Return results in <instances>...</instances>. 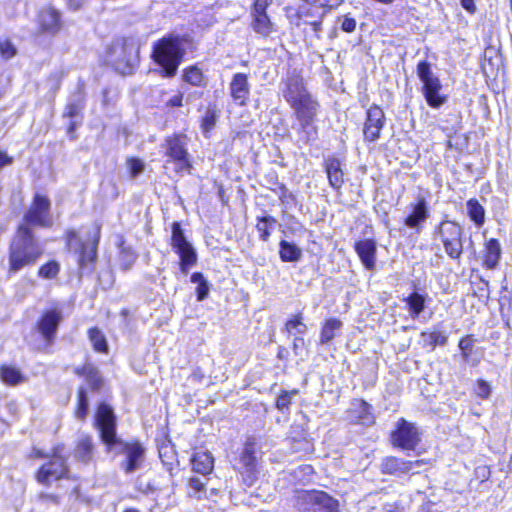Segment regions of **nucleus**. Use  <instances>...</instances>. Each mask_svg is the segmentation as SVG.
Returning <instances> with one entry per match:
<instances>
[{"mask_svg":"<svg viewBox=\"0 0 512 512\" xmlns=\"http://www.w3.org/2000/svg\"><path fill=\"white\" fill-rule=\"evenodd\" d=\"M93 426L98 431L106 452L115 451L116 454L125 456L120 463V467L126 474H130L141 467L146 449L139 439L127 441L118 437L117 415L110 404L103 401L97 404Z\"/></svg>","mask_w":512,"mask_h":512,"instance_id":"obj_1","label":"nucleus"},{"mask_svg":"<svg viewBox=\"0 0 512 512\" xmlns=\"http://www.w3.org/2000/svg\"><path fill=\"white\" fill-rule=\"evenodd\" d=\"M282 95L293 111V117L298 122L297 132L304 133V142L308 143V134L317 135L318 115L321 104L308 90L304 79L300 74L292 75L283 80Z\"/></svg>","mask_w":512,"mask_h":512,"instance_id":"obj_2","label":"nucleus"},{"mask_svg":"<svg viewBox=\"0 0 512 512\" xmlns=\"http://www.w3.org/2000/svg\"><path fill=\"white\" fill-rule=\"evenodd\" d=\"M196 49L197 41L192 35L168 33L153 42L150 57L159 68V75L170 79L176 76L187 50Z\"/></svg>","mask_w":512,"mask_h":512,"instance_id":"obj_3","label":"nucleus"},{"mask_svg":"<svg viewBox=\"0 0 512 512\" xmlns=\"http://www.w3.org/2000/svg\"><path fill=\"white\" fill-rule=\"evenodd\" d=\"M44 255V247L34 229L17 224L7 250V274L13 276L20 271L34 266Z\"/></svg>","mask_w":512,"mask_h":512,"instance_id":"obj_4","label":"nucleus"},{"mask_svg":"<svg viewBox=\"0 0 512 512\" xmlns=\"http://www.w3.org/2000/svg\"><path fill=\"white\" fill-rule=\"evenodd\" d=\"M343 3L344 0H300L298 8L287 17L296 27L309 26L314 36L320 38L324 17Z\"/></svg>","mask_w":512,"mask_h":512,"instance_id":"obj_5","label":"nucleus"},{"mask_svg":"<svg viewBox=\"0 0 512 512\" xmlns=\"http://www.w3.org/2000/svg\"><path fill=\"white\" fill-rule=\"evenodd\" d=\"M432 238L448 259L461 261L465 252V231L459 222L443 216L433 227Z\"/></svg>","mask_w":512,"mask_h":512,"instance_id":"obj_6","label":"nucleus"},{"mask_svg":"<svg viewBox=\"0 0 512 512\" xmlns=\"http://www.w3.org/2000/svg\"><path fill=\"white\" fill-rule=\"evenodd\" d=\"M101 239V226L96 224L94 231L85 240L79 238L78 231L70 228L64 232L66 247L70 248L76 243L74 254L79 273L91 274L95 270L98 259V246Z\"/></svg>","mask_w":512,"mask_h":512,"instance_id":"obj_7","label":"nucleus"},{"mask_svg":"<svg viewBox=\"0 0 512 512\" xmlns=\"http://www.w3.org/2000/svg\"><path fill=\"white\" fill-rule=\"evenodd\" d=\"M34 478L45 487L54 482L72 479L68 458L64 454V444L59 443L52 447L48 460L37 468Z\"/></svg>","mask_w":512,"mask_h":512,"instance_id":"obj_8","label":"nucleus"},{"mask_svg":"<svg viewBox=\"0 0 512 512\" xmlns=\"http://www.w3.org/2000/svg\"><path fill=\"white\" fill-rule=\"evenodd\" d=\"M188 136L182 132H174L164 138L162 147L166 163L174 165L176 175L190 174L193 169V160L188 151Z\"/></svg>","mask_w":512,"mask_h":512,"instance_id":"obj_9","label":"nucleus"},{"mask_svg":"<svg viewBox=\"0 0 512 512\" xmlns=\"http://www.w3.org/2000/svg\"><path fill=\"white\" fill-rule=\"evenodd\" d=\"M296 512H340L339 501L323 490L298 489L292 498Z\"/></svg>","mask_w":512,"mask_h":512,"instance_id":"obj_10","label":"nucleus"},{"mask_svg":"<svg viewBox=\"0 0 512 512\" xmlns=\"http://www.w3.org/2000/svg\"><path fill=\"white\" fill-rule=\"evenodd\" d=\"M416 74L422 83L421 92L426 104L433 109H439L448 101V95L442 92L441 79L433 73L431 63L427 60L419 61Z\"/></svg>","mask_w":512,"mask_h":512,"instance_id":"obj_11","label":"nucleus"},{"mask_svg":"<svg viewBox=\"0 0 512 512\" xmlns=\"http://www.w3.org/2000/svg\"><path fill=\"white\" fill-rule=\"evenodd\" d=\"M171 236L169 245L178 256V267L182 274H188L198 262V255L193 244L187 239L181 222L174 221L170 224Z\"/></svg>","mask_w":512,"mask_h":512,"instance_id":"obj_12","label":"nucleus"},{"mask_svg":"<svg viewBox=\"0 0 512 512\" xmlns=\"http://www.w3.org/2000/svg\"><path fill=\"white\" fill-rule=\"evenodd\" d=\"M51 199L47 194L35 192L31 203L18 224L26 225L30 229L35 227L49 228L53 221L51 217Z\"/></svg>","mask_w":512,"mask_h":512,"instance_id":"obj_13","label":"nucleus"},{"mask_svg":"<svg viewBox=\"0 0 512 512\" xmlns=\"http://www.w3.org/2000/svg\"><path fill=\"white\" fill-rule=\"evenodd\" d=\"M389 443L396 449L414 451L421 443V431L416 423L401 417L389 433Z\"/></svg>","mask_w":512,"mask_h":512,"instance_id":"obj_14","label":"nucleus"},{"mask_svg":"<svg viewBox=\"0 0 512 512\" xmlns=\"http://www.w3.org/2000/svg\"><path fill=\"white\" fill-rule=\"evenodd\" d=\"M256 441L254 437H248L243 450L238 456L234 470L241 476V481L247 487L253 486L259 474V462L256 457Z\"/></svg>","mask_w":512,"mask_h":512,"instance_id":"obj_15","label":"nucleus"},{"mask_svg":"<svg viewBox=\"0 0 512 512\" xmlns=\"http://www.w3.org/2000/svg\"><path fill=\"white\" fill-rule=\"evenodd\" d=\"M273 0H252L250 6V28L264 38L277 32V25L268 13Z\"/></svg>","mask_w":512,"mask_h":512,"instance_id":"obj_16","label":"nucleus"},{"mask_svg":"<svg viewBox=\"0 0 512 512\" xmlns=\"http://www.w3.org/2000/svg\"><path fill=\"white\" fill-rule=\"evenodd\" d=\"M62 320L63 315L58 308L45 309L38 317L34 329L40 335L45 349L50 348L55 343Z\"/></svg>","mask_w":512,"mask_h":512,"instance_id":"obj_17","label":"nucleus"},{"mask_svg":"<svg viewBox=\"0 0 512 512\" xmlns=\"http://www.w3.org/2000/svg\"><path fill=\"white\" fill-rule=\"evenodd\" d=\"M386 122V114L382 107L376 103L371 104L365 111L362 123L364 143L372 144L377 142L381 138Z\"/></svg>","mask_w":512,"mask_h":512,"instance_id":"obj_18","label":"nucleus"},{"mask_svg":"<svg viewBox=\"0 0 512 512\" xmlns=\"http://www.w3.org/2000/svg\"><path fill=\"white\" fill-rule=\"evenodd\" d=\"M36 34L55 36L62 30V13L52 5L40 8L36 13Z\"/></svg>","mask_w":512,"mask_h":512,"instance_id":"obj_19","label":"nucleus"},{"mask_svg":"<svg viewBox=\"0 0 512 512\" xmlns=\"http://www.w3.org/2000/svg\"><path fill=\"white\" fill-rule=\"evenodd\" d=\"M408 213L402 220L404 227L420 233L430 217L429 204L424 197H418L408 206Z\"/></svg>","mask_w":512,"mask_h":512,"instance_id":"obj_20","label":"nucleus"},{"mask_svg":"<svg viewBox=\"0 0 512 512\" xmlns=\"http://www.w3.org/2000/svg\"><path fill=\"white\" fill-rule=\"evenodd\" d=\"M346 415L352 425L368 427L376 423L373 406L363 398L352 399Z\"/></svg>","mask_w":512,"mask_h":512,"instance_id":"obj_21","label":"nucleus"},{"mask_svg":"<svg viewBox=\"0 0 512 512\" xmlns=\"http://www.w3.org/2000/svg\"><path fill=\"white\" fill-rule=\"evenodd\" d=\"M229 94L236 106L244 107L249 103L251 84L248 74L237 72L232 75L229 83Z\"/></svg>","mask_w":512,"mask_h":512,"instance_id":"obj_22","label":"nucleus"},{"mask_svg":"<svg viewBox=\"0 0 512 512\" xmlns=\"http://www.w3.org/2000/svg\"><path fill=\"white\" fill-rule=\"evenodd\" d=\"M427 464L425 459L406 460L397 456H386L380 464L382 474L401 476L408 474L414 467Z\"/></svg>","mask_w":512,"mask_h":512,"instance_id":"obj_23","label":"nucleus"},{"mask_svg":"<svg viewBox=\"0 0 512 512\" xmlns=\"http://www.w3.org/2000/svg\"><path fill=\"white\" fill-rule=\"evenodd\" d=\"M112 51L118 54L115 63L118 67L132 70L136 65V55L139 50L129 39L122 38L116 41L112 46Z\"/></svg>","mask_w":512,"mask_h":512,"instance_id":"obj_24","label":"nucleus"},{"mask_svg":"<svg viewBox=\"0 0 512 512\" xmlns=\"http://www.w3.org/2000/svg\"><path fill=\"white\" fill-rule=\"evenodd\" d=\"M502 259V246L498 238H488L483 242L481 266L485 270H495Z\"/></svg>","mask_w":512,"mask_h":512,"instance_id":"obj_25","label":"nucleus"},{"mask_svg":"<svg viewBox=\"0 0 512 512\" xmlns=\"http://www.w3.org/2000/svg\"><path fill=\"white\" fill-rule=\"evenodd\" d=\"M322 165L330 187L335 191H340L345 184L342 160L336 156H329L323 160Z\"/></svg>","mask_w":512,"mask_h":512,"instance_id":"obj_26","label":"nucleus"},{"mask_svg":"<svg viewBox=\"0 0 512 512\" xmlns=\"http://www.w3.org/2000/svg\"><path fill=\"white\" fill-rule=\"evenodd\" d=\"M73 373L77 377L83 378L92 392H99L104 385V379L92 361H85L83 364L76 366Z\"/></svg>","mask_w":512,"mask_h":512,"instance_id":"obj_27","label":"nucleus"},{"mask_svg":"<svg viewBox=\"0 0 512 512\" xmlns=\"http://www.w3.org/2000/svg\"><path fill=\"white\" fill-rule=\"evenodd\" d=\"M353 248L363 266L369 271L374 270L377 255L376 240L374 238L359 239L354 243Z\"/></svg>","mask_w":512,"mask_h":512,"instance_id":"obj_28","label":"nucleus"},{"mask_svg":"<svg viewBox=\"0 0 512 512\" xmlns=\"http://www.w3.org/2000/svg\"><path fill=\"white\" fill-rule=\"evenodd\" d=\"M96 447L93 437L90 434H82L75 442L73 456L75 460L83 465L94 461Z\"/></svg>","mask_w":512,"mask_h":512,"instance_id":"obj_29","label":"nucleus"},{"mask_svg":"<svg viewBox=\"0 0 512 512\" xmlns=\"http://www.w3.org/2000/svg\"><path fill=\"white\" fill-rule=\"evenodd\" d=\"M448 343V334L438 327L425 329L420 333V346L427 352H433L437 347H443Z\"/></svg>","mask_w":512,"mask_h":512,"instance_id":"obj_30","label":"nucleus"},{"mask_svg":"<svg viewBox=\"0 0 512 512\" xmlns=\"http://www.w3.org/2000/svg\"><path fill=\"white\" fill-rule=\"evenodd\" d=\"M158 455L166 470L174 474L179 468L178 453L170 439H163L158 444Z\"/></svg>","mask_w":512,"mask_h":512,"instance_id":"obj_31","label":"nucleus"},{"mask_svg":"<svg viewBox=\"0 0 512 512\" xmlns=\"http://www.w3.org/2000/svg\"><path fill=\"white\" fill-rule=\"evenodd\" d=\"M28 380L23 371L16 365L0 364V381L8 387H16Z\"/></svg>","mask_w":512,"mask_h":512,"instance_id":"obj_32","label":"nucleus"},{"mask_svg":"<svg viewBox=\"0 0 512 512\" xmlns=\"http://www.w3.org/2000/svg\"><path fill=\"white\" fill-rule=\"evenodd\" d=\"M182 81L191 87L206 88L209 78L198 64H191L183 68Z\"/></svg>","mask_w":512,"mask_h":512,"instance_id":"obj_33","label":"nucleus"},{"mask_svg":"<svg viewBox=\"0 0 512 512\" xmlns=\"http://www.w3.org/2000/svg\"><path fill=\"white\" fill-rule=\"evenodd\" d=\"M190 462L192 471L195 473H199L206 476L213 472L214 458L208 451L194 452L190 459Z\"/></svg>","mask_w":512,"mask_h":512,"instance_id":"obj_34","label":"nucleus"},{"mask_svg":"<svg viewBox=\"0 0 512 512\" xmlns=\"http://www.w3.org/2000/svg\"><path fill=\"white\" fill-rule=\"evenodd\" d=\"M278 220L276 217L265 213L256 217L255 229L258 233V238L262 242H268L273 231L276 228Z\"/></svg>","mask_w":512,"mask_h":512,"instance_id":"obj_35","label":"nucleus"},{"mask_svg":"<svg viewBox=\"0 0 512 512\" xmlns=\"http://www.w3.org/2000/svg\"><path fill=\"white\" fill-rule=\"evenodd\" d=\"M87 337L94 352L104 355L109 354L110 347L107 338L99 327H90L87 330Z\"/></svg>","mask_w":512,"mask_h":512,"instance_id":"obj_36","label":"nucleus"},{"mask_svg":"<svg viewBox=\"0 0 512 512\" xmlns=\"http://www.w3.org/2000/svg\"><path fill=\"white\" fill-rule=\"evenodd\" d=\"M467 216L477 227L481 228L485 224L486 211L484 206L477 198H470L466 201Z\"/></svg>","mask_w":512,"mask_h":512,"instance_id":"obj_37","label":"nucleus"},{"mask_svg":"<svg viewBox=\"0 0 512 512\" xmlns=\"http://www.w3.org/2000/svg\"><path fill=\"white\" fill-rule=\"evenodd\" d=\"M218 117L219 110L216 108V104L209 103L204 115L199 119L200 129L205 136H209V134L214 130Z\"/></svg>","mask_w":512,"mask_h":512,"instance_id":"obj_38","label":"nucleus"},{"mask_svg":"<svg viewBox=\"0 0 512 512\" xmlns=\"http://www.w3.org/2000/svg\"><path fill=\"white\" fill-rule=\"evenodd\" d=\"M279 258L282 262H298L302 258V250L293 242L285 239L279 242Z\"/></svg>","mask_w":512,"mask_h":512,"instance_id":"obj_39","label":"nucleus"},{"mask_svg":"<svg viewBox=\"0 0 512 512\" xmlns=\"http://www.w3.org/2000/svg\"><path fill=\"white\" fill-rule=\"evenodd\" d=\"M343 323L340 319L336 317H330L326 319L321 326L320 331V342L321 344H327L331 342L336 333L342 328Z\"/></svg>","mask_w":512,"mask_h":512,"instance_id":"obj_40","label":"nucleus"},{"mask_svg":"<svg viewBox=\"0 0 512 512\" xmlns=\"http://www.w3.org/2000/svg\"><path fill=\"white\" fill-rule=\"evenodd\" d=\"M426 299V294L413 291L403 301L406 303L410 315L416 318L425 310Z\"/></svg>","mask_w":512,"mask_h":512,"instance_id":"obj_41","label":"nucleus"},{"mask_svg":"<svg viewBox=\"0 0 512 512\" xmlns=\"http://www.w3.org/2000/svg\"><path fill=\"white\" fill-rule=\"evenodd\" d=\"M89 413V402L86 388L79 387L76 394V404L73 409V416L80 422L87 419Z\"/></svg>","mask_w":512,"mask_h":512,"instance_id":"obj_42","label":"nucleus"},{"mask_svg":"<svg viewBox=\"0 0 512 512\" xmlns=\"http://www.w3.org/2000/svg\"><path fill=\"white\" fill-rule=\"evenodd\" d=\"M299 394V389L294 388L292 390H280L275 403L274 407L281 413H287L290 409V406L292 404V398L293 396H296Z\"/></svg>","mask_w":512,"mask_h":512,"instance_id":"obj_43","label":"nucleus"},{"mask_svg":"<svg viewBox=\"0 0 512 512\" xmlns=\"http://www.w3.org/2000/svg\"><path fill=\"white\" fill-rule=\"evenodd\" d=\"M61 266L58 261L52 259L43 263L37 270V276L41 279H56L60 273Z\"/></svg>","mask_w":512,"mask_h":512,"instance_id":"obj_44","label":"nucleus"},{"mask_svg":"<svg viewBox=\"0 0 512 512\" xmlns=\"http://www.w3.org/2000/svg\"><path fill=\"white\" fill-rule=\"evenodd\" d=\"M191 282L196 283V299L198 301L205 300L209 295V284L207 280L205 279L203 273L201 272H194L191 274L190 277Z\"/></svg>","mask_w":512,"mask_h":512,"instance_id":"obj_45","label":"nucleus"},{"mask_svg":"<svg viewBox=\"0 0 512 512\" xmlns=\"http://www.w3.org/2000/svg\"><path fill=\"white\" fill-rule=\"evenodd\" d=\"M475 342L476 339L473 334H467L459 339L458 347L465 361H468L472 356Z\"/></svg>","mask_w":512,"mask_h":512,"instance_id":"obj_46","label":"nucleus"},{"mask_svg":"<svg viewBox=\"0 0 512 512\" xmlns=\"http://www.w3.org/2000/svg\"><path fill=\"white\" fill-rule=\"evenodd\" d=\"M284 330L288 333H292L296 330L300 334H304L307 330V326L303 323L302 312L294 314L284 324Z\"/></svg>","mask_w":512,"mask_h":512,"instance_id":"obj_47","label":"nucleus"},{"mask_svg":"<svg viewBox=\"0 0 512 512\" xmlns=\"http://www.w3.org/2000/svg\"><path fill=\"white\" fill-rule=\"evenodd\" d=\"M188 483L192 491L188 492L187 496L192 499L201 500L203 498L202 493L206 491V483L195 476L190 477Z\"/></svg>","mask_w":512,"mask_h":512,"instance_id":"obj_48","label":"nucleus"},{"mask_svg":"<svg viewBox=\"0 0 512 512\" xmlns=\"http://www.w3.org/2000/svg\"><path fill=\"white\" fill-rule=\"evenodd\" d=\"M17 54V48L8 38H0V57L3 60L12 59Z\"/></svg>","mask_w":512,"mask_h":512,"instance_id":"obj_49","label":"nucleus"},{"mask_svg":"<svg viewBox=\"0 0 512 512\" xmlns=\"http://www.w3.org/2000/svg\"><path fill=\"white\" fill-rule=\"evenodd\" d=\"M272 191L278 195L280 202L283 204H290L295 201V196L284 183L276 182V188H273Z\"/></svg>","mask_w":512,"mask_h":512,"instance_id":"obj_50","label":"nucleus"},{"mask_svg":"<svg viewBox=\"0 0 512 512\" xmlns=\"http://www.w3.org/2000/svg\"><path fill=\"white\" fill-rule=\"evenodd\" d=\"M499 310L502 319H504L508 325V322L512 317V294L501 297Z\"/></svg>","mask_w":512,"mask_h":512,"instance_id":"obj_51","label":"nucleus"},{"mask_svg":"<svg viewBox=\"0 0 512 512\" xmlns=\"http://www.w3.org/2000/svg\"><path fill=\"white\" fill-rule=\"evenodd\" d=\"M476 288L473 289V296L479 300H488L490 295L489 281L484 279L482 276L479 277V283H476Z\"/></svg>","mask_w":512,"mask_h":512,"instance_id":"obj_52","label":"nucleus"},{"mask_svg":"<svg viewBox=\"0 0 512 512\" xmlns=\"http://www.w3.org/2000/svg\"><path fill=\"white\" fill-rule=\"evenodd\" d=\"M492 392L491 385L484 379H477L475 384V395L483 400H486L490 397Z\"/></svg>","mask_w":512,"mask_h":512,"instance_id":"obj_53","label":"nucleus"},{"mask_svg":"<svg viewBox=\"0 0 512 512\" xmlns=\"http://www.w3.org/2000/svg\"><path fill=\"white\" fill-rule=\"evenodd\" d=\"M126 163L129 169V174L133 178L137 177L144 170V163L137 157H128Z\"/></svg>","mask_w":512,"mask_h":512,"instance_id":"obj_54","label":"nucleus"},{"mask_svg":"<svg viewBox=\"0 0 512 512\" xmlns=\"http://www.w3.org/2000/svg\"><path fill=\"white\" fill-rule=\"evenodd\" d=\"M82 108H83V105H81V104H78L75 102L68 103L65 106V110H64L62 116L64 118L72 119L73 117H75L76 115H78L80 113Z\"/></svg>","mask_w":512,"mask_h":512,"instance_id":"obj_55","label":"nucleus"},{"mask_svg":"<svg viewBox=\"0 0 512 512\" xmlns=\"http://www.w3.org/2000/svg\"><path fill=\"white\" fill-rule=\"evenodd\" d=\"M356 29V20L353 17L345 15L341 22V30L346 33H352Z\"/></svg>","mask_w":512,"mask_h":512,"instance_id":"obj_56","label":"nucleus"},{"mask_svg":"<svg viewBox=\"0 0 512 512\" xmlns=\"http://www.w3.org/2000/svg\"><path fill=\"white\" fill-rule=\"evenodd\" d=\"M38 499L43 503H52L58 505L61 501V498L58 494L55 493H47L41 492L38 494Z\"/></svg>","mask_w":512,"mask_h":512,"instance_id":"obj_57","label":"nucleus"},{"mask_svg":"<svg viewBox=\"0 0 512 512\" xmlns=\"http://www.w3.org/2000/svg\"><path fill=\"white\" fill-rule=\"evenodd\" d=\"M183 100L184 94L178 91L165 103V106L168 108H180L183 106Z\"/></svg>","mask_w":512,"mask_h":512,"instance_id":"obj_58","label":"nucleus"},{"mask_svg":"<svg viewBox=\"0 0 512 512\" xmlns=\"http://www.w3.org/2000/svg\"><path fill=\"white\" fill-rule=\"evenodd\" d=\"M29 459L32 460H39V459H47L49 457V454L45 453L42 449L33 446L27 456Z\"/></svg>","mask_w":512,"mask_h":512,"instance_id":"obj_59","label":"nucleus"},{"mask_svg":"<svg viewBox=\"0 0 512 512\" xmlns=\"http://www.w3.org/2000/svg\"><path fill=\"white\" fill-rule=\"evenodd\" d=\"M294 433L295 432H291V435H290V440L292 443H297V442L309 443L310 442L308 434L302 428L299 429L298 435H294Z\"/></svg>","mask_w":512,"mask_h":512,"instance_id":"obj_60","label":"nucleus"},{"mask_svg":"<svg viewBox=\"0 0 512 512\" xmlns=\"http://www.w3.org/2000/svg\"><path fill=\"white\" fill-rule=\"evenodd\" d=\"M14 158L6 151L0 150V169L9 166L13 163Z\"/></svg>","mask_w":512,"mask_h":512,"instance_id":"obj_61","label":"nucleus"},{"mask_svg":"<svg viewBox=\"0 0 512 512\" xmlns=\"http://www.w3.org/2000/svg\"><path fill=\"white\" fill-rule=\"evenodd\" d=\"M385 512H407L405 505L400 501H395L388 505Z\"/></svg>","mask_w":512,"mask_h":512,"instance_id":"obj_62","label":"nucleus"},{"mask_svg":"<svg viewBox=\"0 0 512 512\" xmlns=\"http://www.w3.org/2000/svg\"><path fill=\"white\" fill-rule=\"evenodd\" d=\"M435 506V503L431 500H427V501H424L419 509H418V512H442V511H439V510H436L434 508Z\"/></svg>","mask_w":512,"mask_h":512,"instance_id":"obj_63","label":"nucleus"},{"mask_svg":"<svg viewBox=\"0 0 512 512\" xmlns=\"http://www.w3.org/2000/svg\"><path fill=\"white\" fill-rule=\"evenodd\" d=\"M460 3L469 14H474L477 10L474 0H460Z\"/></svg>","mask_w":512,"mask_h":512,"instance_id":"obj_64","label":"nucleus"}]
</instances>
